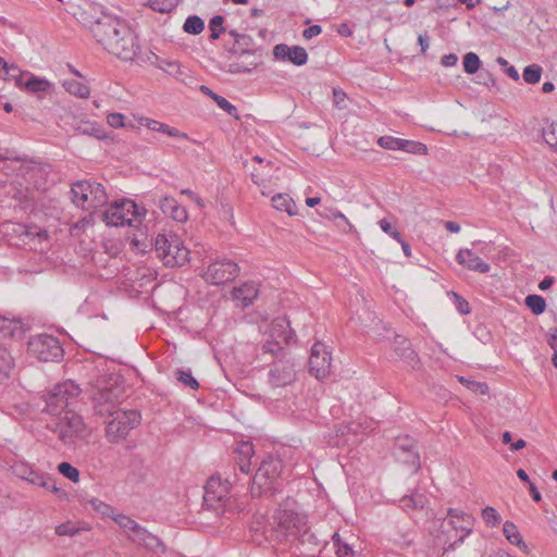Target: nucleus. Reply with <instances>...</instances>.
Returning <instances> with one entry per match:
<instances>
[{
  "mask_svg": "<svg viewBox=\"0 0 557 557\" xmlns=\"http://www.w3.org/2000/svg\"><path fill=\"white\" fill-rule=\"evenodd\" d=\"M79 21L109 53L123 60H132L136 55L138 46L134 32L124 21L109 14L102 5L87 4L79 13Z\"/></svg>",
  "mask_w": 557,
  "mask_h": 557,
  "instance_id": "nucleus-1",
  "label": "nucleus"
},
{
  "mask_svg": "<svg viewBox=\"0 0 557 557\" xmlns=\"http://www.w3.org/2000/svg\"><path fill=\"white\" fill-rule=\"evenodd\" d=\"M289 325L285 319H275L271 324L270 337L262 347V355H273L278 357L271 366L269 371V383L272 387H284L296 380L295 362L288 356L282 343H288L290 331L286 327Z\"/></svg>",
  "mask_w": 557,
  "mask_h": 557,
  "instance_id": "nucleus-2",
  "label": "nucleus"
},
{
  "mask_svg": "<svg viewBox=\"0 0 557 557\" xmlns=\"http://www.w3.org/2000/svg\"><path fill=\"white\" fill-rule=\"evenodd\" d=\"M123 387L120 376L114 373L102 372L95 369L87 382L85 392L92 401L96 414L106 417L115 410L122 396Z\"/></svg>",
  "mask_w": 557,
  "mask_h": 557,
  "instance_id": "nucleus-3",
  "label": "nucleus"
},
{
  "mask_svg": "<svg viewBox=\"0 0 557 557\" xmlns=\"http://www.w3.org/2000/svg\"><path fill=\"white\" fill-rule=\"evenodd\" d=\"M153 246L158 258L163 261L166 267H182L188 262L189 250L183 245L181 238L170 233H159Z\"/></svg>",
  "mask_w": 557,
  "mask_h": 557,
  "instance_id": "nucleus-4",
  "label": "nucleus"
},
{
  "mask_svg": "<svg viewBox=\"0 0 557 557\" xmlns=\"http://www.w3.org/2000/svg\"><path fill=\"white\" fill-rule=\"evenodd\" d=\"M145 214V208L131 199H122L102 212V220L111 226H137Z\"/></svg>",
  "mask_w": 557,
  "mask_h": 557,
  "instance_id": "nucleus-5",
  "label": "nucleus"
},
{
  "mask_svg": "<svg viewBox=\"0 0 557 557\" xmlns=\"http://www.w3.org/2000/svg\"><path fill=\"white\" fill-rule=\"evenodd\" d=\"M106 437L110 443H120L140 422V413L137 410H121L106 416Z\"/></svg>",
  "mask_w": 557,
  "mask_h": 557,
  "instance_id": "nucleus-6",
  "label": "nucleus"
},
{
  "mask_svg": "<svg viewBox=\"0 0 557 557\" xmlns=\"http://www.w3.org/2000/svg\"><path fill=\"white\" fill-rule=\"evenodd\" d=\"M305 525L302 516L293 509L280 507L273 516V523L269 531L271 535H275L277 542H283L301 532Z\"/></svg>",
  "mask_w": 557,
  "mask_h": 557,
  "instance_id": "nucleus-7",
  "label": "nucleus"
},
{
  "mask_svg": "<svg viewBox=\"0 0 557 557\" xmlns=\"http://www.w3.org/2000/svg\"><path fill=\"white\" fill-rule=\"evenodd\" d=\"M81 393L82 388L73 381L57 384L46 397L47 411L51 414L61 413L77 401Z\"/></svg>",
  "mask_w": 557,
  "mask_h": 557,
  "instance_id": "nucleus-8",
  "label": "nucleus"
},
{
  "mask_svg": "<svg viewBox=\"0 0 557 557\" xmlns=\"http://www.w3.org/2000/svg\"><path fill=\"white\" fill-rule=\"evenodd\" d=\"M55 431L58 432L59 438L65 445L76 444L78 441L86 440L90 431L84 423L83 418L69 409L60 418Z\"/></svg>",
  "mask_w": 557,
  "mask_h": 557,
  "instance_id": "nucleus-9",
  "label": "nucleus"
},
{
  "mask_svg": "<svg viewBox=\"0 0 557 557\" xmlns=\"http://www.w3.org/2000/svg\"><path fill=\"white\" fill-rule=\"evenodd\" d=\"M28 352L41 362H58L63 358L64 350L57 337L39 334L28 341Z\"/></svg>",
  "mask_w": 557,
  "mask_h": 557,
  "instance_id": "nucleus-10",
  "label": "nucleus"
},
{
  "mask_svg": "<svg viewBox=\"0 0 557 557\" xmlns=\"http://www.w3.org/2000/svg\"><path fill=\"white\" fill-rule=\"evenodd\" d=\"M238 271L235 262L227 259L216 260L208 265L202 277L212 285H221L234 280Z\"/></svg>",
  "mask_w": 557,
  "mask_h": 557,
  "instance_id": "nucleus-11",
  "label": "nucleus"
},
{
  "mask_svg": "<svg viewBox=\"0 0 557 557\" xmlns=\"http://www.w3.org/2000/svg\"><path fill=\"white\" fill-rule=\"evenodd\" d=\"M331 354L326 350L324 344L315 343L311 348L309 358V371L318 380H322L330 374Z\"/></svg>",
  "mask_w": 557,
  "mask_h": 557,
  "instance_id": "nucleus-12",
  "label": "nucleus"
},
{
  "mask_svg": "<svg viewBox=\"0 0 557 557\" xmlns=\"http://www.w3.org/2000/svg\"><path fill=\"white\" fill-rule=\"evenodd\" d=\"M228 52L233 55H238L237 61L230 62L225 65L224 70L227 73L231 74H240V73H250L252 70H255L258 64L259 60L251 49H237L235 47H232L228 49Z\"/></svg>",
  "mask_w": 557,
  "mask_h": 557,
  "instance_id": "nucleus-13",
  "label": "nucleus"
},
{
  "mask_svg": "<svg viewBox=\"0 0 557 557\" xmlns=\"http://www.w3.org/2000/svg\"><path fill=\"white\" fill-rule=\"evenodd\" d=\"M13 232L20 239L17 245H22L29 250H42V242L47 239V232L41 231L37 226H28L24 224H15Z\"/></svg>",
  "mask_w": 557,
  "mask_h": 557,
  "instance_id": "nucleus-14",
  "label": "nucleus"
},
{
  "mask_svg": "<svg viewBox=\"0 0 557 557\" xmlns=\"http://www.w3.org/2000/svg\"><path fill=\"white\" fill-rule=\"evenodd\" d=\"M233 482L230 478L225 479L224 484L219 476H211L205 486L203 500L208 506L214 507L215 503L224 502L227 495L230 485Z\"/></svg>",
  "mask_w": 557,
  "mask_h": 557,
  "instance_id": "nucleus-15",
  "label": "nucleus"
},
{
  "mask_svg": "<svg viewBox=\"0 0 557 557\" xmlns=\"http://www.w3.org/2000/svg\"><path fill=\"white\" fill-rule=\"evenodd\" d=\"M128 539L133 543L144 546L148 550L162 554L166 552L164 543L157 535L150 533L141 525H138L133 534H128Z\"/></svg>",
  "mask_w": 557,
  "mask_h": 557,
  "instance_id": "nucleus-16",
  "label": "nucleus"
},
{
  "mask_svg": "<svg viewBox=\"0 0 557 557\" xmlns=\"http://www.w3.org/2000/svg\"><path fill=\"white\" fill-rule=\"evenodd\" d=\"M16 84L32 94L47 92L52 87L48 79L35 76L28 72L22 73L16 79Z\"/></svg>",
  "mask_w": 557,
  "mask_h": 557,
  "instance_id": "nucleus-17",
  "label": "nucleus"
},
{
  "mask_svg": "<svg viewBox=\"0 0 557 557\" xmlns=\"http://www.w3.org/2000/svg\"><path fill=\"white\" fill-rule=\"evenodd\" d=\"M259 294L258 285L255 282H246L238 287H234L232 296L237 307L246 308L250 306Z\"/></svg>",
  "mask_w": 557,
  "mask_h": 557,
  "instance_id": "nucleus-18",
  "label": "nucleus"
},
{
  "mask_svg": "<svg viewBox=\"0 0 557 557\" xmlns=\"http://www.w3.org/2000/svg\"><path fill=\"white\" fill-rule=\"evenodd\" d=\"M456 260L459 264L479 273H487L491 269L488 263L484 262L472 250L467 248L460 249L458 251Z\"/></svg>",
  "mask_w": 557,
  "mask_h": 557,
  "instance_id": "nucleus-19",
  "label": "nucleus"
},
{
  "mask_svg": "<svg viewBox=\"0 0 557 557\" xmlns=\"http://www.w3.org/2000/svg\"><path fill=\"white\" fill-rule=\"evenodd\" d=\"M281 471V461L275 459L264 460L260 467L258 468L252 483L253 485H258L259 488L265 484V481L275 479Z\"/></svg>",
  "mask_w": 557,
  "mask_h": 557,
  "instance_id": "nucleus-20",
  "label": "nucleus"
},
{
  "mask_svg": "<svg viewBox=\"0 0 557 557\" xmlns=\"http://www.w3.org/2000/svg\"><path fill=\"white\" fill-rule=\"evenodd\" d=\"M396 354L412 369H417L420 364L418 354L411 348L409 341L401 336L395 337Z\"/></svg>",
  "mask_w": 557,
  "mask_h": 557,
  "instance_id": "nucleus-21",
  "label": "nucleus"
},
{
  "mask_svg": "<svg viewBox=\"0 0 557 557\" xmlns=\"http://www.w3.org/2000/svg\"><path fill=\"white\" fill-rule=\"evenodd\" d=\"M139 123L152 132H160V133L166 134L170 137L188 139V135L186 133H183V132L178 131L177 128L172 127L168 124L161 123L159 121L151 120L149 117H140Z\"/></svg>",
  "mask_w": 557,
  "mask_h": 557,
  "instance_id": "nucleus-22",
  "label": "nucleus"
},
{
  "mask_svg": "<svg viewBox=\"0 0 557 557\" xmlns=\"http://www.w3.org/2000/svg\"><path fill=\"white\" fill-rule=\"evenodd\" d=\"M447 517L451 519L449 523L454 529L463 531L466 535L471 533L472 517L470 515L459 509L449 508L447 511Z\"/></svg>",
  "mask_w": 557,
  "mask_h": 557,
  "instance_id": "nucleus-23",
  "label": "nucleus"
},
{
  "mask_svg": "<svg viewBox=\"0 0 557 557\" xmlns=\"http://www.w3.org/2000/svg\"><path fill=\"white\" fill-rule=\"evenodd\" d=\"M160 208L164 214L170 215L173 220L184 222L187 220V212L184 207L180 206L173 198H163Z\"/></svg>",
  "mask_w": 557,
  "mask_h": 557,
  "instance_id": "nucleus-24",
  "label": "nucleus"
},
{
  "mask_svg": "<svg viewBox=\"0 0 557 557\" xmlns=\"http://www.w3.org/2000/svg\"><path fill=\"white\" fill-rule=\"evenodd\" d=\"M270 528L271 524H267L265 518L263 516L256 517L251 525L253 541L260 545L262 543V540L268 542H272L273 540H275V535L270 534Z\"/></svg>",
  "mask_w": 557,
  "mask_h": 557,
  "instance_id": "nucleus-25",
  "label": "nucleus"
},
{
  "mask_svg": "<svg viewBox=\"0 0 557 557\" xmlns=\"http://www.w3.org/2000/svg\"><path fill=\"white\" fill-rule=\"evenodd\" d=\"M200 91L212 98L218 107L228 113L231 116H234L236 120H239V116L237 114V109L235 106H233L228 100H226L224 97L213 92L208 86L201 85Z\"/></svg>",
  "mask_w": 557,
  "mask_h": 557,
  "instance_id": "nucleus-26",
  "label": "nucleus"
},
{
  "mask_svg": "<svg viewBox=\"0 0 557 557\" xmlns=\"http://www.w3.org/2000/svg\"><path fill=\"white\" fill-rule=\"evenodd\" d=\"M271 201L276 210L284 211L290 216L296 214V205L288 195L277 194L272 197Z\"/></svg>",
  "mask_w": 557,
  "mask_h": 557,
  "instance_id": "nucleus-27",
  "label": "nucleus"
},
{
  "mask_svg": "<svg viewBox=\"0 0 557 557\" xmlns=\"http://www.w3.org/2000/svg\"><path fill=\"white\" fill-rule=\"evenodd\" d=\"M0 332L3 336L22 337L25 330L21 321L0 319Z\"/></svg>",
  "mask_w": 557,
  "mask_h": 557,
  "instance_id": "nucleus-28",
  "label": "nucleus"
},
{
  "mask_svg": "<svg viewBox=\"0 0 557 557\" xmlns=\"http://www.w3.org/2000/svg\"><path fill=\"white\" fill-rule=\"evenodd\" d=\"M88 191L90 194V207L89 208H98L103 206L107 202V194L106 190L100 183L89 182Z\"/></svg>",
  "mask_w": 557,
  "mask_h": 557,
  "instance_id": "nucleus-29",
  "label": "nucleus"
},
{
  "mask_svg": "<svg viewBox=\"0 0 557 557\" xmlns=\"http://www.w3.org/2000/svg\"><path fill=\"white\" fill-rule=\"evenodd\" d=\"M75 132L83 135H89L98 139L106 138L103 129L96 123L79 122L74 126Z\"/></svg>",
  "mask_w": 557,
  "mask_h": 557,
  "instance_id": "nucleus-30",
  "label": "nucleus"
},
{
  "mask_svg": "<svg viewBox=\"0 0 557 557\" xmlns=\"http://www.w3.org/2000/svg\"><path fill=\"white\" fill-rule=\"evenodd\" d=\"M14 366L13 357L7 348L0 347V383L9 379V373Z\"/></svg>",
  "mask_w": 557,
  "mask_h": 557,
  "instance_id": "nucleus-31",
  "label": "nucleus"
},
{
  "mask_svg": "<svg viewBox=\"0 0 557 557\" xmlns=\"http://www.w3.org/2000/svg\"><path fill=\"white\" fill-rule=\"evenodd\" d=\"M63 87L66 91L79 98H87L90 92L88 86L75 79L64 81Z\"/></svg>",
  "mask_w": 557,
  "mask_h": 557,
  "instance_id": "nucleus-32",
  "label": "nucleus"
},
{
  "mask_svg": "<svg viewBox=\"0 0 557 557\" xmlns=\"http://www.w3.org/2000/svg\"><path fill=\"white\" fill-rule=\"evenodd\" d=\"M503 533L505 537L513 545H521L523 543L522 536L518 531V528L511 521H506L503 525Z\"/></svg>",
  "mask_w": 557,
  "mask_h": 557,
  "instance_id": "nucleus-33",
  "label": "nucleus"
},
{
  "mask_svg": "<svg viewBox=\"0 0 557 557\" xmlns=\"http://www.w3.org/2000/svg\"><path fill=\"white\" fill-rule=\"evenodd\" d=\"M332 541H333V547L335 549L337 557H354L355 556V552L352 550V548L341 539L338 533L333 534Z\"/></svg>",
  "mask_w": 557,
  "mask_h": 557,
  "instance_id": "nucleus-34",
  "label": "nucleus"
},
{
  "mask_svg": "<svg viewBox=\"0 0 557 557\" xmlns=\"http://www.w3.org/2000/svg\"><path fill=\"white\" fill-rule=\"evenodd\" d=\"M416 442L413 438L409 436H403L396 438L395 445H394V455L397 458H401L403 455L411 448H416Z\"/></svg>",
  "mask_w": 557,
  "mask_h": 557,
  "instance_id": "nucleus-35",
  "label": "nucleus"
},
{
  "mask_svg": "<svg viewBox=\"0 0 557 557\" xmlns=\"http://www.w3.org/2000/svg\"><path fill=\"white\" fill-rule=\"evenodd\" d=\"M527 307L532 311L533 314L540 315L546 309L545 299L539 295H529L524 300Z\"/></svg>",
  "mask_w": 557,
  "mask_h": 557,
  "instance_id": "nucleus-36",
  "label": "nucleus"
},
{
  "mask_svg": "<svg viewBox=\"0 0 557 557\" xmlns=\"http://www.w3.org/2000/svg\"><path fill=\"white\" fill-rule=\"evenodd\" d=\"M425 503V496L419 493L412 494L410 496H404L400 499V504L404 509L423 508Z\"/></svg>",
  "mask_w": 557,
  "mask_h": 557,
  "instance_id": "nucleus-37",
  "label": "nucleus"
},
{
  "mask_svg": "<svg viewBox=\"0 0 557 557\" xmlns=\"http://www.w3.org/2000/svg\"><path fill=\"white\" fill-rule=\"evenodd\" d=\"M183 29L187 34L198 35L205 29V23L199 16L190 15L186 18Z\"/></svg>",
  "mask_w": 557,
  "mask_h": 557,
  "instance_id": "nucleus-38",
  "label": "nucleus"
},
{
  "mask_svg": "<svg viewBox=\"0 0 557 557\" xmlns=\"http://www.w3.org/2000/svg\"><path fill=\"white\" fill-rule=\"evenodd\" d=\"M89 181H79L72 185L71 194L72 200L76 206L83 208V196L84 191H88Z\"/></svg>",
  "mask_w": 557,
  "mask_h": 557,
  "instance_id": "nucleus-39",
  "label": "nucleus"
},
{
  "mask_svg": "<svg viewBox=\"0 0 557 557\" xmlns=\"http://www.w3.org/2000/svg\"><path fill=\"white\" fill-rule=\"evenodd\" d=\"M542 72L543 70L539 64H530L524 67L522 77L528 84H536L541 79Z\"/></svg>",
  "mask_w": 557,
  "mask_h": 557,
  "instance_id": "nucleus-40",
  "label": "nucleus"
},
{
  "mask_svg": "<svg viewBox=\"0 0 557 557\" xmlns=\"http://www.w3.org/2000/svg\"><path fill=\"white\" fill-rule=\"evenodd\" d=\"M288 61L298 66L306 64L308 61V53L306 49L300 46L290 47Z\"/></svg>",
  "mask_w": 557,
  "mask_h": 557,
  "instance_id": "nucleus-41",
  "label": "nucleus"
},
{
  "mask_svg": "<svg viewBox=\"0 0 557 557\" xmlns=\"http://www.w3.org/2000/svg\"><path fill=\"white\" fill-rule=\"evenodd\" d=\"M112 519L125 531L129 532L128 534H133L137 527L139 525L135 520H133L131 517L123 515V513H116L112 516Z\"/></svg>",
  "mask_w": 557,
  "mask_h": 557,
  "instance_id": "nucleus-42",
  "label": "nucleus"
},
{
  "mask_svg": "<svg viewBox=\"0 0 557 557\" xmlns=\"http://www.w3.org/2000/svg\"><path fill=\"white\" fill-rule=\"evenodd\" d=\"M400 146H401V149H400L401 151H406V152L413 153V154L422 156V154H426V152H428L426 146L420 141L403 139V143H400Z\"/></svg>",
  "mask_w": 557,
  "mask_h": 557,
  "instance_id": "nucleus-43",
  "label": "nucleus"
},
{
  "mask_svg": "<svg viewBox=\"0 0 557 557\" xmlns=\"http://www.w3.org/2000/svg\"><path fill=\"white\" fill-rule=\"evenodd\" d=\"M481 66V60L479 55L474 52H468L463 57V69L468 74H474L479 71Z\"/></svg>",
  "mask_w": 557,
  "mask_h": 557,
  "instance_id": "nucleus-44",
  "label": "nucleus"
},
{
  "mask_svg": "<svg viewBox=\"0 0 557 557\" xmlns=\"http://www.w3.org/2000/svg\"><path fill=\"white\" fill-rule=\"evenodd\" d=\"M176 380L184 384L185 386L197 389L199 387L198 381L193 376L190 370H177L175 372Z\"/></svg>",
  "mask_w": 557,
  "mask_h": 557,
  "instance_id": "nucleus-45",
  "label": "nucleus"
},
{
  "mask_svg": "<svg viewBox=\"0 0 557 557\" xmlns=\"http://www.w3.org/2000/svg\"><path fill=\"white\" fill-rule=\"evenodd\" d=\"M398 461L408 465L416 472L420 468V456L418 454L417 447L411 448L406 451L401 458H397Z\"/></svg>",
  "mask_w": 557,
  "mask_h": 557,
  "instance_id": "nucleus-46",
  "label": "nucleus"
},
{
  "mask_svg": "<svg viewBox=\"0 0 557 557\" xmlns=\"http://www.w3.org/2000/svg\"><path fill=\"white\" fill-rule=\"evenodd\" d=\"M224 17L221 15H214L209 22V29L211 32L210 39L215 40L220 37L222 33L225 32V27H223Z\"/></svg>",
  "mask_w": 557,
  "mask_h": 557,
  "instance_id": "nucleus-47",
  "label": "nucleus"
},
{
  "mask_svg": "<svg viewBox=\"0 0 557 557\" xmlns=\"http://www.w3.org/2000/svg\"><path fill=\"white\" fill-rule=\"evenodd\" d=\"M149 7L159 13H171L176 4L172 0H149Z\"/></svg>",
  "mask_w": 557,
  "mask_h": 557,
  "instance_id": "nucleus-48",
  "label": "nucleus"
},
{
  "mask_svg": "<svg viewBox=\"0 0 557 557\" xmlns=\"http://www.w3.org/2000/svg\"><path fill=\"white\" fill-rule=\"evenodd\" d=\"M543 138L547 145L557 151V124L552 123L550 125L544 127Z\"/></svg>",
  "mask_w": 557,
  "mask_h": 557,
  "instance_id": "nucleus-49",
  "label": "nucleus"
},
{
  "mask_svg": "<svg viewBox=\"0 0 557 557\" xmlns=\"http://www.w3.org/2000/svg\"><path fill=\"white\" fill-rule=\"evenodd\" d=\"M59 472L71 480L72 482H78L79 471L69 462H61L58 466Z\"/></svg>",
  "mask_w": 557,
  "mask_h": 557,
  "instance_id": "nucleus-50",
  "label": "nucleus"
},
{
  "mask_svg": "<svg viewBox=\"0 0 557 557\" xmlns=\"http://www.w3.org/2000/svg\"><path fill=\"white\" fill-rule=\"evenodd\" d=\"M482 518L485 521L486 524L491 527H496L500 523V516L493 507H485L482 510Z\"/></svg>",
  "mask_w": 557,
  "mask_h": 557,
  "instance_id": "nucleus-51",
  "label": "nucleus"
},
{
  "mask_svg": "<svg viewBox=\"0 0 557 557\" xmlns=\"http://www.w3.org/2000/svg\"><path fill=\"white\" fill-rule=\"evenodd\" d=\"M400 143H403L401 138H396L393 136H381L377 140V144L388 150H400L401 146Z\"/></svg>",
  "mask_w": 557,
  "mask_h": 557,
  "instance_id": "nucleus-52",
  "label": "nucleus"
},
{
  "mask_svg": "<svg viewBox=\"0 0 557 557\" xmlns=\"http://www.w3.org/2000/svg\"><path fill=\"white\" fill-rule=\"evenodd\" d=\"M34 485H38L45 488H50V478L42 473L37 472L32 468V474L25 480Z\"/></svg>",
  "mask_w": 557,
  "mask_h": 557,
  "instance_id": "nucleus-53",
  "label": "nucleus"
},
{
  "mask_svg": "<svg viewBox=\"0 0 557 557\" xmlns=\"http://www.w3.org/2000/svg\"><path fill=\"white\" fill-rule=\"evenodd\" d=\"M11 469L13 474L22 480H26L32 474V467L22 461L14 462Z\"/></svg>",
  "mask_w": 557,
  "mask_h": 557,
  "instance_id": "nucleus-54",
  "label": "nucleus"
},
{
  "mask_svg": "<svg viewBox=\"0 0 557 557\" xmlns=\"http://www.w3.org/2000/svg\"><path fill=\"white\" fill-rule=\"evenodd\" d=\"M89 504L91 505L92 509L101 513L102 516L112 517L114 516V509L110 505L103 503L102 500L98 498H92L89 500Z\"/></svg>",
  "mask_w": 557,
  "mask_h": 557,
  "instance_id": "nucleus-55",
  "label": "nucleus"
},
{
  "mask_svg": "<svg viewBox=\"0 0 557 557\" xmlns=\"http://www.w3.org/2000/svg\"><path fill=\"white\" fill-rule=\"evenodd\" d=\"M55 533L59 536H64V535L74 536L75 534L78 533V529L76 528V525L73 522L69 521V522L58 525L55 528Z\"/></svg>",
  "mask_w": 557,
  "mask_h": 557,
  "instance_id": "nucleus-56",
  "label": "nucleus"
},
{
  "mask_svg": "<svg viewBox=\"0 0 557 557\" xmlns=\"http://www.w3.org/2000/svg\"><path fill=\"white\" fill-rule=\"evenodd\" d=\"M393 541L398 547L407 548L412 544L413 537L411 536V534L409 532H406V533L398 532L394 535Z\"/></svg>",
  "mask_w": 557,
  "mask_h": 557,
  "instance_id": "nucleus-57",
  "label": "nucleus"
},
{
  "mask_svg": "<svg viewBox=\"0 0 557 557\" xmlns=\"http://www.w3.org/2000/svg\"><path fill=\"white\" fill-rule=\"evenodd\" d=\"M323 215L329 219H333V220L341 219L347 227V228H343L344 232H346V233H348L352 230V225L349 223L347 218L338 210L327 209V212L323 213Z\"/></svg>",
  "mask_w": 557,
  "mask_h": 557,
  "instance_id": "nucleus-58",
  "label": "nucleus"
},
{
  "mask_svg": "<svg viewBox=\"0 0 557 557\" xmlns=\"http://www.w3.org/2000/svg\"><path fill=\"white\" fill-rule=\"evenodd\" d=\"M346 100H347V95L344 90L338 89V88L333 89V101H334V106L336 108H338L339 110L346 109L347 108Z\"/></svg>",
  "mask_w": 557,
  "mask_h": 557,
  "instance_id": "nucleus-59",
  "label": "nucleus"
},
{
  "mask_svg": "<svg viewBox=\"0 0 557 557\" xmlns=\"http://www.w3.org/2000/svg\"><path fill=\"white\" fill-rule=\"evenodd\" d=\"M455 306L461 314H468L470 312L469 302L455 292H451Z\"/></svg>",
  "mask_w": 557,
  "mask_h": 557,
  "instance_id": "nucleus-60",
  "label": "nucleus"
},
{
  "mask_svg": "<svg viewBox=\"0 0 557 557\" xmlns=\"http://www.w3.org/2000/svg\"><path fill=\"white\" fill-rule=\"evenodd\" d=\"M124 120H125V116L121 113H110L108 116H107V122L108 124L111 126V127H114V128H120V127H124Z\"/></svg>",
  "mask_w": 557,
  "mask_h": 557,
  "instance_id": "nucleus-61",
  "label": "nucleus"
},
{
  "mask_svg": "<svg viewBox=\"0 0 557 557\" xmlns=\"http://www.w3.org/2000/svg\"><path fill=\"white\" fill-rule=\"evenodd\" d=\"M289 50H290V47H288L285 44H280L274 47L273 52H274L275 58H277V59H283V60L287 59L288 60Z\"/></svg>",
  "mask_w": 557,
  "mask_h": 557,
  "instance_id": "nucleus-62",
  "label": "nucleus"
},
{
  "mask_svg": "<svg viewBox=\"0 0 557 557\" xmlns=\"http://www.w3.org/2000/svg\"><path fill=\"white\" fill-rule=\"evenodd\" d=\"M238 453L244 457V459H250L253 456L252 444L249 442L242 443L238 448Z\"/></svg>",
  "mask_w": 557,
  "mask_h": 557,
  "instance_id": "nucleus-63",
  "label": "nucleus"
},
{
  "mask_svg": "<svg viewBox=\"0 0 557 557\" xmlns=\"http://www.w3.org/2000/svg\"><path fill=\"white\" fill-rule=\"evenodd\" d=\"M252 45V38L249 35L243 34L237 39V41L234 44L233 47L237 48L240 47L242 49H250Z\"/></svg>",
  "mask_w": 557,
  "mask_h": 557,
  "instance_id": "nucleus-64",
  "label": "nucleus"
}]
</instances>
